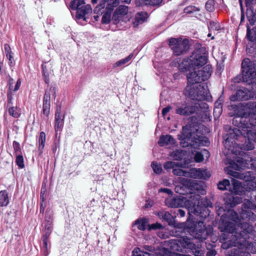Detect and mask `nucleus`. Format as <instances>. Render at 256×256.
<instances>
[{
    "instance_id": "obj_1",
    "label": "nucleus",
    "mask_w": 256,
    "mask_h": 256,
    "mask_svg": "<svg viewBox=\"0 0 256 256\" xmlns=\"http://www.w3.org/2000/svg\"><path fill=\"white\" fill-rule=\"evenodd\" d=\"M188 212V217L186 223L180 224L182 226L178 227L176 230V232H180L177 234L180 238L170 240V250L174 252H181L184 248H187L195 256H202L204 252L202 248V244H195L191 238L186 236V232H188L191 236L202 242L211 234L213 228L210 226H206L203 222L194 218L192 214L196 215L193 212L190 214L189 211Z\"/></svg>"
},
{
    "instance_id": "obj_2",
    "label": "nucleus",
    "mask_w": 256,
    "mask_h": 256,
    "mask_svg": "<svg viewBox=\"0 0 256 256\" xmlns=\"http://www.w3.org/2000/svg\"><path fill=\"white\" fill-rule=\"evenodd\" d=\"M222 220L219 226V228L222 232L220 237L222 248L226 250L234 247L230 250V256H250V253L245 248L242 247V245L252 232V226L247 222H244L236 227L234 223L224 221L222 217Z\"/></svg>"
},
{
    "instance_id": "obj_3",
    "label": "nucleus",
    "mask_w": 256,
    "mask_h": 256,
    "mask_svg": "<svg viewBox=\"0 0 256 256\" xmlns=\"http://www.w3.org/2000/svg\"><path fill=\"white\" fill-rule=\"evenodd\" d=\"M188 188L190 189V196L188 200V208L190 214L193 212L196 216H200L201 218H204L208 215V210L204 206L201 200L200 195L206 194L204 186L196 180L188 179Z\"/></svg>"
},
{
    "instance_id": "obj_4",
    "label": "nucleus",
    "mask_w": 256,
    "mask_h": 256,
    "mask_svg": "<svg viewBox=\"0 0 256 256\" xmlns=\"http://www.w3.org/2000/svg\"><path fill=\"white\" fill-rule=\"evenodd\" d=\"M250 121V119L237 116L232 119V124L236 127L230 128L228 134L224 136V146L229 152L234 153V147L236 144V140L241 137H244L250 128H252L254 122Z\"/></svg>"
},
{
    "instance_id": "obj_5",
    "label": "nucleus",
    "mask_w": 256,
    "mask_h": 256,
    "mask_svg": "<svg viewBox=\"0 0 256 256\" xmlns=\"http://www.w3.org/2000/svg\"><path fill=\"white\" fill-rule=\"evenodd\" d=\"M188 125L183 126L180 134H178V138L180 140V145L183 148L193 147L197 148L199 146H208L210 144L208 139L201 134L198 130L194 131Z\"/></svg>"
},
{
    "instance_id": "obj_6",
    "label": "nucleus",
    "mask_w": 256,
    "mask_h": 256,
    "mask_svg": "<svg viewBox=\"0 0 256 256\" xmlns=\"http://www.w3.org/2000/svg\"><path fill=\"white\" fill-rule=\"evenodd\" d=\"M207 52L204 47H201L194 51L192 55L179 64L178 68L182 72H186L204 66L207 62Z\"/></svg>"
},
{
    "instance_id": "obj_7",
    "label": "nucleus",
    "mask_w": 256,
    "mask_h": 256,
    "mask_svg": "<svg viewBox=\"0 0 256 256\" xmlns=\"http://www.w3.org/2000/svg\"><path fill=\"white\" fill-rule=\"evenodd\" d=\"M99 2V4L94 8V12L96 14H104L102 22L103 24H108L110 20L111 14L114 8L119 4L118 0H92L93 4Z\"/></svg>"
},
{
    "instance_id": "obj_8",
    "label": "nucleus",
    "mask_w": 256,
    "mask_h": 256,
    "mask_svg": "<svg viewBox=\"0 0 256 256\" xmlns=\"http://www.w3.org/2000/svg\"><path fill=\"white\" fill-rule=\"evenodd\" d=\"M242 78L244 82L252 84V88L256 86V61L244 58L242 62Z\"/></svg>"
},
{
    "instance_id": "obj_9",
    "label": "nucleus",
    "mask_w": 256,
    "mask_h": 256,
    "mask_svg": "<svg viewBox=\"0 0 256 256\" xmlns=\"http://www.w3.org/2000/svg\"><path fill=\"white\" fill-rule=\"evenodd\" d=\"M198 82L189 83L188 80L187 86L184 90V94L190 98L198 101L207 100L208 92L203 86L196 84Z\"/></svg>"
},
{
    "instance_id": "obj_10",
    "label": "nucleus",
    "mask_w": 256,
    "mask_h": 256,
    "mask_svg": "<svg viewBox=\"0 0 256 256\" xmlns=\"http://www.w3.org/2000/svg\"><path fill=\"white\" fill-rule=\"evenodd\" d=\"M182 164L180 162L178 166L172 170L174 174L178 176H183L187 178H202L208 180L210 176V174L206 170H201L200 168H192L188 171L183 170L180 168L182 166Z\"/></svg>"
},
{
    "instance_id": "obj_11",
    "label": "nucleus",
    "mask_w": 256,
    "mask_h": 256,
    "mask_svg": "<svg viewBox=\"0 0 256 256\" xmlns=\"http://www.w3.org/2000/svg\"><path fill=\"white\" fill-rule=\"evenodd\" d=\"M212 66L210 64H207L202 70L198 71H194L188 74L186 76L187 80H188L189 83L198 82L208 80L211 76L212 73Z\"/></svg>"
},
{
    "instance_id": "obj_12",
    "label": "nucleus",
    "mask_w": 256,
    "mask_h": 256,
    "mask_svg": "<svg viewBox=\"0 0 256 256\" xmlns=\"http://www.w3.org/2000/svg\"><path fill=\"white\" fill-rule=\"evenodd\" d=\"M169 45L172 48L176 56H180L186 52L189 49L188 40L172 38L168 40Z\"/></svg>"
},
{
    "instance_id": "obj_13",
    "label": "nucleus",
    "mask_w": 256,
    "mask_h": 256,
    "mask_svg": "<svg viewBox=\"0 0 256 256\" xmlns=\"http://www.w3.org/2000/svg\"><path fill=\"white\" fill-rule=\"evenodd\" d=\"M250 167L256 170V158L251 159L249 162L242 158L238 157L236 158V162L232 161L230 164L229 170H240L246 168Z\"/></svg>"
},
{
    "instance_id": "obj_14",
    "label": "nucleus",
    "mask_w": 256,
    "mask_h": 256,
    "mask_svg": "<svg viewBox=\"0 0 256 256\" xmlns=\"http://www.w3.org/2000/svg\"><path fill=\"white\" fill-rule=\"evenodd\" d=\"M250 98L256 99V90L252 88V92L246 88L238 90L235 94L230 96V99L231 101L235 102L247 100Z\"/></svg>"
},
{
    "instance_id": "obj_15",
    "label": "nucleus",
    "mask_w": 256,
    "mask_h": 256,
    "mask_svg": "<svg viewBox=\"0 0 256 256\" xmlns=\"http://www.w3.org/2000/svg\"><path fill=\"white\" fill-rule=\"evenodd\" d=\"M201 104L202 106H200V104L198 105L196 104L192 105L184 104L176 108V112L181 116H188L196 112L198 110V107H202L204 108L208 107V104L206 102L202 103Z\"/></svg>"
},
{
    "instance_id": "obj_16",
    "label": "nucleus",
    "mask_w": 256,
    "mask_h": 256,
    "mask_svg": "<svg viewBox=\"0 0 256 256\" xmlns=\"http://www.w3.org/2000/svg\"><path fill=\"white\" fill-rule=\"evenodd\" d=\"M228 174L230 176L240 179H244L246 181L251 182H255L256 186L254 189L256 188V177L254 176L253 172L246 171L244 173H240V172L229 170Z\"/></svg>"
},
{
    "instance_id": "obj_17",
    "label": "nucleus",
    "mask_w": 256,
    "mask_h": 256,
    "mask_svg": "<svg viewBox=\"0 0 256 256\" xmlns=\"http://www.w3.org/2000/svg\"><path fill=\"white\" fill-rule=\"evenodd\" d=\"M92 8L90 5H83L78 10L76 17L77 20H82L86 22V16L92 13Z\"/></svg>"
},
{
    "instance_id": "obj_18",
    "label": "nucleus",
    "mask_w": 256,
    "mask_h": 256,
    "mask_svg": "<svg viewBox=\"0 0 256 256\" xmlns=\"http://www.w3.org/2000/svg\"><path fill=\"white\" fill-rule=\"evenodd\" d=\"M186 182H188V178H181L180 182L175 186V192L182 195L189 194L190 191L188 184H188Z\"/></svg>"
},
{
    "instance_id": "obj_19",
    "label": "nucleus",
    "mask_w": 256,
    "mask_h": 256,
    "mask_svg": "<svg viewBox=\"0 0 256 256\" xmlns=\"http://www.w3.org/2000/svg\"><path fill=\"white\" fill-rule=\"evenodd\" d=\"M230 192L233 194L239 196L244 194V188L242 186L241 182L234 179L232 180Z\"/></svg>"
},
{
    "instance_id": "obj_20",
    "label": "nucleus",
    "mask_w": 256,
    "mask_h": 256,
    "mask_svg": "<svg viewBox=\"0 0 256 256\" xmlns=\"http://www.w3.org/2000/svg\"><path fill=\"white\" fill-rule=\"evenodd\" d=\"M224 200L228 206L232 208L236 204L241 203L242 202V198L240 196H234L233 194H231L226 196L224 198Z\"/></svg>"
},
{
    "instance_id": "obj_21",
    "label": "nucleus",
    "mask_w": 256,
    "mask_h": 256,
    "mask_svg": "<svg viewBox=\"0 0 256 256\" xmlns=\"http://www.w3.org/2000/svg\"><path fill=\"white\" fill-rule=\"evenodd\" d=\"M60 108H57L55 113V124L54 130L57 133L58 131H61L64 125V116L61 115L60 112Z\"/></svg>"
},
{
    "instance_id": "obj_22",
    "label": "nucleus",
    "mask_w": 256,
    "mask_h": 256,
    "mask_svg": "<svg viewBox=\"0 0 256 256\" xmlns=\"http://www.w3.org/2000/svg\"><path fill=\"white\" fill-rule=\"evenodd\" d=\"M158 216L160 219L168 222V225L176 226L175 220L170 212L166 211H161L158 213Z\"/></svg>"
},
{
    "instance_id": "obj_23",
    "label": "nucleus",
    "mask_w": 256,
    "mask_h": 256,
    "mask_svg": "<svg viewBox=\"0 0 256 256\" xmlns=\"http://www.w3.org/2000/svg\"><path fill=\"white\" fill-rule=\"evenodd\" d=\"M50 94L46 92L44 95L43 100L42 114L46 117L48 116L50 114Z\"/></svg>"
},
{
    "instance_id": "obj_24",
    "label": "nucleus",
    "mask_w": 256,
    "mask_h": 256,
    "mask_svg": "<svg viewBox=\"0 0 256 256\" xmlns=\"http://www.w3.org/2000/svg\"><path fill=\"white\" fill-rule=\"evenodd\" d=\"M148 17L146 12H138L135 16L134 20L132 23L134 28H137L139 24H142L145 22Z\"/></svg>"
},
{
    "instance_id": "obj_25",
    "label": "nucleus",
    "mask_w": 256,
    "mask_h": 256,
    "mask_svg": "<svg viewBox=\"0 0 256 256\" xmlns=\"http://www.w3.org/2000/svg\"><path fill=\"white\" fill-rule=\"evenodd\" d=\"M166 204L170 208H178L182 206L183 202L180 198H170L165 200Z\"/></svg>"
},
{
    "instance_id": "obj_26",
    "label": "nucleus",
    "mask_w": 256,
    "mask_h": 256,
    "mask_svg": "<svg viewBox=\"0 0 256 256\" xmlns=\"http://www.w3.org/2000/svg\"><path fill=\"white\" fill-rule=\"evenodd\" d=\"M175 143V139L170 134L161 136L158 142V144L160 146L172 145Z\"/></svg>"
},
{
    "instance_id": "obj_27",
    "label": "nucleus",
    "mask_w": 256,
    "mask_h": 256,
    "mask_svg": "<svg viewBox=\"0 0 256 256\" xmlns=\"http://www.w3.org/2000/svg\"><path fill=\"white\" fill-rule=\"evenodd\" d=\"M4 48L6 53V56L8 60V65L10 68L14 66L15 65V61L13 57L14 53L12 51L10 45L8 44H6L4 45Z\"/></svg>"
},
{
    "instance_id": "obj_28",
    "label": "nucleus",
    "mask_w": 256,
    "mask_h": 256,
    "mask_svg": "<svg viewBox=\"0 0 256 256\" xmlns=\"http://www.w3.org/2000/svg\"><path fill=\"white\" fill-rule=\"evenodd\" d=\"M256 102L250 103L248 104V119L250 121L253 122H255V118H256Z\"/></svg>"
},
{
    "instance_id": "obj_29",
    "label": "nucleus",
    "mask_w": 256,
    "mask_h": 256,
    "mask_svg": "<svg viewBox=\"0 0 256 256\" xmlns=\"http://www.w3.org/2000/svg\"><path fill=\"white\" fill-rule=\"evenodd\" d=\"M134 57V54H130L126 58L121 59L118 61H117L116 63L114 64L113 67L114 68L122 66L127 64L130 63V61Z\"/></svg>"
},
{
    "instance_id": "obj_30",
    "label": "nucleus",
    "mask_w": 256,
    "mask_h": 256,
    "mask_svg": "<svg viewBox=\"0 0 256 256\" xmlns=\"http://www.w3.org/2000/svg\"><path fill=\"white\" fill-rule=\"evenodd\" d=\"M186 154V152L182 150H178L172 152L170 156L176 160H181Z\"/></svg>"
},
{
    "instance_id": "obj_31",
    "label": "nucleus",
    "mask_w": 256,
    "mask_h": 256,
    "mask_svg": "<svg viewBox=\"0 0 256 256\" xmlns=\"http://www.w3.org/2000/svg\"><path fill=\"white\" fill-rule=\"evenodd\" d=\"M46 140V135L44 132H41L38 137V151L42 153L44 148Z\"/></svg>"
},
{
    "instance_id": "obj_32",
    "label": "nucleus",
    "mask_w": 256,
    "mask_h": 256,
    "mask_svg": "<svg viewBox=\"0 0 256 256\" xmlns=\"http://www.w3.org/2000/svg\"><path fill=\"white\" fill-rule=\"evenodd\" d=\"M231 183L227 179H224L218 184V188L221 190H228L230 192Z\"/></svg>"
},
{
    "instance_id": "obj_33",
    "label": "nucleus",
    "mask_w": 256,
    "mask_h": 256,
    "mask_svg": "<svg viewBox=\"0 0 256 256\" xmlns=\"http://www.w3.org/2000/svg\"><path fill=\"white\" fill-rule=\"evenodd\" d=\"M9 203V200L8 192L6 190H1L0 192V206H6Z\"/></svg>"
},
{
    "instance_id": "obj_34",
    "label": "nucleus",
    "mask_w": 256,
    "mask_h": 256,
    "mask_svg": "<svg viewBox=\"0 0 256 256\" xmlns=\"http://www.w3.org/2000/svg\"><path fill=\"white\" fill-rule=\"evenodd\" d=\"M253 126L254 128H250V130L248 131L244 138H248L249 140H252V141L256 142V118Z\"/></svg>"
},
{
    "instance_id": "obj_35",
    "label": "nucleus",
    "mask_w": 256,
    "mask_h": 256,
    "mask_svg": "<svg viewBox=\"0 0 256 256\" xmlns=\"http://www.w3.org/2000/svg\"><path fill=\"white\" fill-rule=\"evenodd\" d=\"M147 224V220L145 218L138 219L134 222V225L136 226L138 228L141 230H144L146 228Z\"/></svg>"
},
{
    "instance_id": "obj_36",
    "label": "nucleus",
    "mask_w": 256,
    "mask_h": 256,
    "mask_svg": "<svg viewBox=\"0 0 256 256\" xmlns=\"http://www.w3.org/2000/svg\"><path fill=\"white\" fill-rule=\"evenodd\" d=\"M84 0H74L70 2V7L72 10H76L80 8L84 4Z\"/></svg>"
},
{
    "instance_id": "obj_37",
    "label": "nucleus",
    "mask_w": 256,
    "mask_h": 256,
    "mask_svg": "<svg viewBox=\"0 0 256 256\" xmlns=\"http://www.w3.org/2000/svg\"><path fill=\"white\" fill-rule=\"evenodd\" d=\"M42 251L44 256H47L49 253V250L50 245L48 244V240H42Z\"/></svg>"
},
{
    "instance_id": "obj_38",
    "label": "nucleus",
    "mask_w": 256,
    "mask_h": 256,
    "mask_svg": "<svg viewBox=\"0 0 256 256\" xmlns=\"http://www.w3.org/2000/svg\"><path fill=\"white\" fill-rule=\"evenodd\" d=\"M42 74L44 79L45 82L46 84H48L50 83V79H49V72L47 69L46 66L44 64H42Z\"/></svg>"
},
{
    "instance_id": "obj_39",
    "label": "nucleus",
    "mask_w": 256,
    "mask_h": 256,
    "mask_svg": "<svg viewBox=\"0 0 256 256\" xmlns=\"http://www.w3.org/2000/svg\"><path fill=\"white\" fill-rule=\"evenodd\" d=\"M128 11V6L124 5L119 6L115 11V13L120 15H126Z\"/></svg>"
},
{
    "instance_id": "obj_40",
    "label": "nucleus",
    "mask_w": 256,
    "mask_h": 256,
    "mask_svg": "<svg viewBox=\"0 0 256 256\" xmlns=\"http://www.w3.org/2000/svg\"><path fill=\"white\" fill-rule=\"evenodd\" d=\"M8 113L10 115L12 116L14 118H18L20 115V110L16 107L10 106L8 108Z\"/></svg>"
},
{
    "instance_id": "obj_41",
    "label": "nucleus",
    "mask_w": 256,
    "mask_h": 256,
    "mask_svg": "<svg viewBox=\"0 0 256 256\" xmlns=\"http://www.w3.org/2000/svg\"><path fill=\"white\" fill-rule=\"evenodd\" d=\"M251 209L244 210V214L246 215V218L250 220L254 221L256 220V215L251 211Z\"/></svg>"
},
{
    "instance_id": "obj_42",
    "label": "nucleus",
    "mask_w": 256,
    "mask_h": 256,
    "mask_svg": "<svg viewBox=\"0 0 256 256\" xmlns=\"http://www.w3.org/2000/svg\"><path fill=\"white\" fill-rule=\"evenodd\" d=\"M180 164V162H174L172 161H168L166 162L164 164V168L166 170H170L172 168L174 170L176 167Z\"/></svg>"
},
{
    "instance_id": "obj_43",
    "label": "nucleus",
    "mask_w": 256,
    "mask_h": 256,
    "mask_svg": "<svg viewBox=\"0 0 256 256\" xmlns=\"http://www.w3.org/2000/svg\"><path fill=\"white\" fill-rule=\"evenodd\" d=\"M215 2L214 0H208L205 6L206 10L210 12H214L215 9Z\"/></svg>"
},
{
    "instance_id": "obj_44",
    "label": "nucleus",
    "mask_w": 256,
    "mask_h": 256,
    "mask_svg": "<svg viewBox=\"0 0 256 256\" xmlns=\"http://www.w3.org/2000/svg\"><path fill=\"white\" fill-rule=\"evenodd\" d=\"M208 28L209 30H216L218 31L220 30V24L214 21H210L208 24Z\"/></svg>"
},
{
    "instance_id": "obj_45",
    "label": "nucleus",
    "mask_w": 256,
    "mask_h": 256,
    "mask_svg": "<svg viewBox=\"0 0 256 256\" xmlns=\"http://www.w3.org/2000/svg\"><path fill=\"white\" fill-rule=\"evenodd\" d=\"M16 163L20 168H23L24 167V158L22 154L16 155Z\"/></svg>"
},
{
    "instance_id": "obj_46",
    "label": "nucleus",
    "mask_w": 256,
    "mask_h": 256,
    "mask_svg": "<svg viewBox=\"0 0 256 256\" xmlns=\"http://www.w3.org/2000/svg\"><path fill=\"white\" fill-rule=\"evenodd\" d=\"M53 217V212L52 210L48 208L46 212L45 216H44V221L45 222H52Z\"/></svg>"
},
{
    "instance_id": "obj_47",
    "label": "nucleus",
    "mask_w": 256,
    "mask_h": 256,
    "mask_svg": "<svg viewBox=\"0 0 256 256\" xmlns=\"http://www.w3.org/2000/svg\"><path fill=\"white\" fill-rule=\"evenodd\" d=\"M200 10V8L193 6H189L184 9V12L186 14H190L194 12H198Z\"/></svg>"
},
{
    "instance_id": "obj_48",
    "label": "nucleus",
    "mask_w": 256,
    "mask_h": 256,
    "mask_svg": "<svg viewBox=\"0 0 256 256\" xmlns=\"http://www.w3.org/2000/svg\"><path fill=\"white\" fill-rule=\"evenodd\" d=\"M12 147L16 155L22 153L20 146L18 142L14 140L12 142Z\"/></svg>"
},
{
    "instance_id": "obj_49",
    "label": "nucleus",
    "mask_w": 256,
    "mask_h": 256,
    "mask_svg": "<svg viewBox=\"0 0 256 256\" xmlns=\"http://www.w3.org/2000/svg\"><path fill=\"white\" fill-rule=\"evenodd\" d=\"M250 199L251 200H248L246 202H245L242 204V210L252 208L254 206H253V204H252V201L254 202V200H252L250 198ZM254 201L256 202L255 200H254Z\"/></svg>"
},
{
    "instance_id": "obj_50",
    "label": "nucleus",
    "mask_w": 256,
    "mask_h": 256,
    "mask_svg": "<svg viewBox=\"0 0 256 256\" xmlns=\"http://www.w3.org/2000/svg\"><path fill=\"white\" fill-rule=\"evenodd\" d=\"M247 138L248 141L246 140L245 144L244 145V148L245 150H252L254 148V144L253 142H251V140H249L248 138Z\"/></svg>"
},
{
    "instance_id": "obj_51",
    "label": "nucleus",
    "mask_w": 256,
    "mask_h": 256,
    "mask_svg": "<svg viewBox=\"0 0 256 256\" xmlns=\"http://www.w3.org/2000/svg\"><path fill=\"white\" fill-rule=\"evenodd\" d=\"M151 166L154 170V171L158 174H160L162 171V168L160 166L157 164V163L155 162H152V163Z\"/></svg>"
},
{
    "instance_id": "obj_52",
    "label": "nucleus",
    "mask_w": 256,
    "mask_h": 256,
    "mask_svg": "<svg viewBox=\"0 0 256 256\" xmlns=\"http://www.w3.org/2000/svg\"><path fill=\"white\" fill-rule=\"evenodd\" d=\"M246 38L248 40L251 42H254L256 38L254 36H252V32L250 30V27L247 24V30H246Z\"/></svg>"
},
{
    "instance_id": "obj_53",
    "label": "nucleus",
    "mask_w": 256,
    "mask_h": 256,
    "mask_svg": "<svg viewBox=\"0 0 256 256\" xmlns=\"http://www.w3.org/2000/svg\"><path fill=\"white\" fill-rule=\"evenodd\" d=\"M46 186L42 185L41 190H40V200H42V202H44L46 199Z\"/></svg>"
},
{
    "instance_id": "obj_54",
    "label": "nucleus",
    "mask_w": 256,
    "mask_h": 256,
    "mask_svg": "<svg viewBox=\"0 0 256 256\" xmlns=\"http://www.w3.org/2000/svg\"><path fill=\"white\" fill-rule=\"evenodd\" d=\"M194 160L196 162H200L204 160L203 155L200 152H197L194 155Z\"/></svg>"
},
{
    "instance_id": "obj_55",
    "label": "nucleus",
    "mask_w": 256,
    "mask_h": 256,
    "mask_svg": "<svg viewBox=\"0 0 256 256\" xmlns=\"http://www.w3.org/2000/svg\"><path fill=\"white\" fill-rule=\"evenodd\" d=\"M148 6H158L162 2V0H148Z\"/></svg>"
},
{
    "instance_id": "obj_56",
    "label": "nucleus",
    "mask_w": 256,
    "mask_h": 256,
    "mask_svg": "<svg viewBox=\"0 0 256 256\" xmlns=\"http://www.w3.org/2000/svg\"><path fill=\"white\" fill-rule=\"evenodd\" d=\"M8 98V104L7 107L10 108V106H12V100L13 99L12 93L11 92H8L7 94Z\"/></svg>"
},
{
    "instance_id": "obj_57",
    "label": "nucleus",
    "mask_w": 256,
    "mask_h": 256,
    "mask_svg": "<svg viewBox=\"0 0 256 256\" xmlns=\"http://www.w3.org/2000/svg\"><path fill=\"white\" fill-rule=\"evenodd\" d=\"M148 0H136V4L138 6H148Z\"/></svg>"
},
{
    "instance_id": "obj_58",
    "label": "nucleus",
    "mask_w": 256,
    "mask_h": 256,
    "mask_svg": "<svg viewBox=\"0 0 256 256\" xmlns=\"http://www.w3.org/2000/svg\"><path fill=\"white\" fill-rule=\"evenodd\" d=\"M45 230L52 232V222H45Z\"/></svg>"
},
{
    "instance_id": "obj_59",
    "label": "nucleus",
    "mask_w": 256,
    "mask_h": 256,
    "mask_svg": "<svg viewBox=\"0 0 256 256\" xmlns=\"http://www.w3.org/2000/svg\"><path fill=\"white\" fill-rule=\"evenodd\" d=\"M174 213L178 216H180V217L182 218L185 216L186 212H185V210H184L182 209L178 208L174 212Z\"/></svg>"
},
{
    "instance_id": "obj_60",
    "label": "nucleus",
    "mask_w": 256,
    "mask_h": 256,
    "mask_svg": "<svg viewBox=\"0 0 256 256\" xmlns=\"http://www.w3.org/2000/svg\"><path fill=\"white\" fill-rule=\"evenodd\" d=\"M159 192H165L169 195L172 194V192L170 189L168 188H161L158 190Z\"/></svg>"
},
{
    "instance_id": "obj_61",
    "label": "nucleus",
    "mask_w": 256,
    "mask_h": 256,
    "mask_svg": "<svg viewBox=\"0 0 256 256\" xmlns=\"http://www.w3.org/2000/svg\"><path fill=\"white\" fill-rule=\"evenodd\" d=\"M51 232H52L45 230L44 234L42 236V240H48Z\"/></svg>"
},
{
    "instance_id": "obj_62",
    "label": "nucleus",
    "mask_w": 256,
    "mask_h": 256,
    "mask_svg": "<svg viewBox=\"0 0 256 256\" xmlns=\"http://www.w3.org/2000/svg\"><path fill=\"white\" fill-rule=\"evenodd\" d=\"M172 108V107L170 106H166V108H164L162 110V114L164 116Z\"/></svg>"
},
{
    "instance_id": "obj_63",
    "label": "nucleus",
    "mask_w": 256,
    "mask_h": 256,
    "mask_svg": "<svg viewBox=\"0 0 256 256\" xmlns=\"http://www.w3.org/2000/svg\"><path fill=\"white\" fill-rule=\"evenodd\" d=\"M20 85H21V80L20 78H19L18 80L16 82V83L15 85L14 89V90L12 89V90H13L14 92L17 91L20 88Z\"/></svg>"
},
{
    "instance_id": "obj_64",
    "label": "nucleus",
    "mask_w": 256,
    "mask_h": 256,
    "mask_svg": "<svg viewBox=\"0 0 256 256\" xmlns=\"http://www.w3.org/2000/svg\"><path fill=\"white\" fill-rule=\"evenodd\" d=\"M162 228V226L161 224H152L150 226V228L152 229L156 230V229H160Z\"/></svg>"
}]
</instances>
